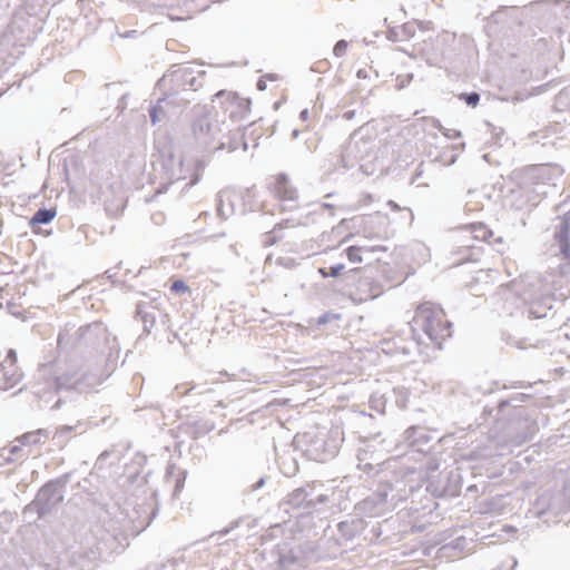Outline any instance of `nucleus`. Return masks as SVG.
<instances>
[{
  "mask_svg": "<svg viewBox=\"0 0 570 570\" xmlns=\"http://www.w3.org/2000/svg\"><path fill=\"white\" fill-rule=\"evenodd\" d=\"M3 361H10L13 364H17V352L14 350L10 348Z\"/></svg>",
  "mask_w": 570,
  "mask_h": 570,
  "instance_id": "69168bd1",
  "label": "nucleus"
},
{
  "mask_svg": "<svg viewBox=\"0 0 570 570\" xmlns=\"http://www.w3.org/2000/svg\"><path fill=\"white\" fill-rule=\"evenodd\" d=\"M348 47V42L344 39L338 40L333 48V53L335 57H343L346 53Z\"/></svg>",
  "mask_w": 570,
  "mask_h": 570,
  "instance_id": "3c124183",
  "label": "nucleus"
},
{
  "mask_svg": "<svg viewBox=\"0 0 570 570\" xmlns=\"http://www.w3.org/2000/svg\"><path fill=\"white\" fill-rule=\"evenodd\" d=\"M452 323L445 318L441 306L425 302L421 304L411 326L412 338L420 345H426L424 337L441 348L442 341L452 335Z\"/></svg>",
  "mask_w": 570,
  "mask_h": 570,
  "instance_id": "39448f33",
  "label": "nucleus"
},
{
  "mask_svg": "<svg viewBox=\"0 0 570 570\" xmlns=\"http://www.w3.org/2000/svg\"><path fill=\"white\" fill-rule=\"evenodd\" d=\"M553 107L557 111H570V86L556 96Z\"/></svg>",
  "mask_w": 570,
  "mask_h": 570,
  "instance_id": "f704fd0d",
  "label": "nucleus"
},
{
  "mask_svg": "<svg viewBox=\"0 0 570 570\" xmlns=\"http://www.w3.org/2000/svg\"><path fill=\"white\" fill-rule=\"evenodd\" d=\"M243 525H246L247 530H250L252 528L256 527V520L250 518V517H248V515L240 517V518L232 521L228 527H226L225 529H223L220 531V533L223 535H226V534L230 533L232 531H234V530H236V529H238V528H240Z\"/></svg>",
  "mask_w": 570,
  "mask_h": 570,
  "instance_id": "72a5a7b5",
  "label": "nucleus"
},
{
  "mask_svg": "<svg viewBox=\"0 0 570 570\" xmlns=\"http://www.w3.org/2000/svg\"><path fill=\"white\" fill-rule=\"evenodd\" d=\"M75 430V426L72 425H61L57 429V433L59 435L68 434Z\"/></svg>",
  "mask_w": 570,
  "mask_h": 570,
  "instance_id": "0e129e2a",
  "label": "nucleus"
},
{
  "mask_svg": "<svg viewBox=\"0 0 570 570\" xmlns=\"http://www.w3.org/2000/svg\"><path fill=\"white\" fill-rule=\"evenodd\" d=\"M279 229H282V224H276L272 232L265 234L264 240H263L265 247H269V246L276 244V242L278 239V236L276 235V233Z\"/></svg>",
  "mask_w": 570,
  "mask_h": 570,
  "instance_id": "a18cd8bd",
  "label": "nucleus"
},
{
  "mask_svg": "<svg viewBox=\"0 0 570 570\" xmlns=\"http://www.w3.org/2000/svg\"><path fill=\"white\" fill-rule=\"evenodd\" d=\"M493 390L491 387H483L479 384H469L463 386L462 393L471 400H479L481 395H487L492 393Z\"/></svg>",
  "mask_w": 570,
  "mask_h": 570,
  "instance_id": "c9c22d12",
  "label": "nucleus"
},
{
  "mask_svg": "<svg viewBox=\"0 0 570 570\" xmlns=\"http://www.w3.org/2000/svg\"><path fill=\"white\" fill-rule=\"evenodd\" d=\"M459 99L464 101L469 107L475 108L481 99V96L476 91L462 92L459 95Z\"/></svg>",
  "mask_w": 570,
  "mask_h": 570,
  "instance_id": "79ce46f5",
  "label": "nucleus"
},
{
  "mask_svg": "<svg viewBox=\"0 0 570 570\" xmlns=\"http://www.w3.org/2000/svg\"><path fill=\"white\" fill-rule=\"evenodd\" d=\"M146 461H147L146 455L138 453L135 456L134 463L139 465V466H142L146 463Z\"/></svg>",
  "mask_w": 570,
  "mask_h": 570,
  "instance_id": "338daca9",
  "label": "nucleus"
},
{
  "mask_svg": "<svg viewBox=\"0 0 570 570\" xmlns=\"http://www.w3.org/2000/svg\"><path fill=\"white\" fill-rule=\"evenodd\" d=\"M0 459H1V460L3 461V463H6V464H10V463H13V462L16 461V459H14V458H12L11 455H9V453H8L7 449H6V446H4V448H2V449L0 450Z\"/></svg>",
  "mask_w": 570,
  "mask_h": 570,
  "instance_id": "13d9d810",
  "label": "nucleus"
},
{
  "mask_svg": "<svg viewBox=\"0 0 570 570\" xmlns=\"http://www.w3.org/2000/svg\"><path fill=\"white\" fill-rule=\"evenodd\" d=\"M345 254L351 263H362L363 262L362 248H358V245L348 246L345 249Z\"/></svg>",
  "mask_w": 570,
  "mask_h": 570,
  "instance_id": "c03bdc74",
  "label": "nucleus"
},
{
  "mask_svg": "<svg viewBox=\"0 0 570 570\" xmlns=\"http://www.w3.org/2000/svg\"><path fill=\"white\" fill-rule=\"evenodd\" d=\"M443 135L449 139H458L462 136L461 131L458 129H448L445 128Z\"/></svg>",
  "mask_w": 570,
  "mask_h": 570,
  "instance_id": "4d7b16f0",
  "label": "nucleus"
},
{
  "mask_svg": "<svg viewBox=\"0 0 570 570\" xmlns=\"http://www.w3.org/2000/svg\"><path fill=\"white\" fill-rule=\"evenodd\" d=\"M165 106L168 107L167 100H160L159 96L157 102L148 110L151 125H156L160 120L161 116H165Z\"/></svg>",
  "mask_w": 570,
  "mask_h": 570,
  "instance_id": "4c0bfd02",
  "label": "nucleus"
},
{
  "mask_svg": "<svg viewBox=\"0 0 570 570\" xmlns=\"http://www.w3.org/2000/svg\"><path fill=\"white\" fill-rule=\"evenodd\" d=\"M185 387V384H180V385H176L175 387V391L181 395H187L189 394L191 391L196 390L199 387V385L197 384H193L190 385L188 389H184Z\"/></svg>",
  "mask_w": 570,
  "mask_h": 570,
  "instance_id": "603ef678",
  "label": "nucleus"
},
{
  "mask_svg": "<svg viewBox=\"0 0 570 570\" xmlns=\"http://www.w3.org/2000/svg\"><path fill=\"white\" fill-rule=\"evenodd\" d=\"M102 558L101 548L99 544L88 549L80 548L72 554V562L79 567L80 570H90L97 566V562Z\"/></svg>",
  "mask_w": 570,
  "mask_h": 570,
  "instance_id": "4be33fe9",
  "label": "nucleus"
},
{
  "mask_svg": "<svg viewBox=\"0 0 570 570\" xmlns=\"http://www.w3.org/2000/svg\"><path fill=\"white\" fill-rule=\"evenodd\" d=\"M256 88L259 90V91H264L266 90L267 88V83H266V79L265 77H261L257 82H256Z\"/></svg>",
  "mask_w": 570,
  "mask_h": 570,
  "instance_id": "774afa93",
  "label": "nucleus"
},
{
  "mask_svg": "<svg viewBox=\"0 0 570 570\" xmlns=\"http://www.w3.org/2000/svg\"><path fill=\"white\" fill-rule=\"evenodd\" d=\"M507 198L511 199L510 206L517 210H521L528 203V198L523 195V190L521 188L511 189L510 195Z\"/></svg>",
  "mask_w": 570,
  "mask_h": 570,
  "instance_id": "58836bf2",
  "label": "nucleus"
},
{
  "mask_svg": "<svg viewBox=\"0 0 570 570\" xmlns=\"http://www.w3.org/2000/svg\"><path fill=\"white\" fill-rule=\"evenodd\" d=\"M186 479H187V471L178 470L177 474L175 475V487H174V491H173L174 498H177L178 494L184 489Z\"/></svg>",
  "mask_w": 570,
  "mask_h": 570,
  "instance_id": "37998d69",
  "label": "nucleus"
},
{
  "mask_svg": "<svg viewBox=\"0 0 570 570\" xmlns=\"http://www.w3.org/2000/svg\"><path fill=\"white\" fill-rule=\"evenodd\" d=\"M492 419L495 433L505 442L513 445H521L533 438L538 432V423L529 412L507 415L497 420L495 415L484 416V420Z\"/></svg>",
  "mask_w": 570,
  "mask_h": 570,
  "instance_id": "1a4fd4ad",
  "label": "nucleus"
},
{
  "mask_svg": "<svg viewBox=\"0 0 570 570\" xmlns=\"http://www.w3.org/2000/svg\"><path fill=\"white\" fill-rule=\"evenodd\" d=\"M403 439L407 446L415 452L426 454L432 450V436L422 426H410L405 430Z\"/></svg>",
  "mask_w": 570,
  "mask_h": 570,
  "instance_id": "6ab92c4d",
  "label": "nucleus"
},
{
  "mask_svg": "<svg viewBox=\"0 0 570 570\" xmlns=\"http://www.w3.org/2000/svg\"><path fill=\"white\" fill-rule=\"evenodd\" d=\"M23 377V373L10 361H1L0 363V389L9 390L16 386Z\"/></svg>",
  "mask_w": 570,
  "mask_h": 570,
  "instance_id": "b1692460",
  "label": "nucleus"
},
{
  "mask_svg": "<svg viewBox=\"0 0 570 570\" xmlns=\"http://www.w3.org/2000/svg\"><path fill=\"white\" fill-rule=\"evenodd\" d=\"M554 243L551 245L553 257L559 261L557 272L561 276L570 274V224L562 219L553 233Z\"/></svg>",
  "mask_w": 570,
  "mask_h": 570,
  "instance_id": "2eb2a0df",
  "label": "nucleus"
},
{
  "mask_svg": "<svg viewBox=\"0 0 570 570\" xmlns=\"http://www.w3.org/2000/svg\"><path fill=\"white\" fill-rule=\"evenodd\" d=\"M47 435V430L38 429L36 431L23 433L18 436L14 442L20 443L22 446L37 445L41 442V438Z\"/></svg>",
  "mask_w": 570,
  "mask_h": 570,
  "instance_id": "473e14b6",
  "label": "nucleus"
},
{
  "mask_svg": "<svg viewBox=\"0 0 570 570\" xmlns=\"http://www.w3.org/2000/svg\"><path fill=\"white\" fill-rule=\"evenodd\" d=\"M345 269V265L343 263H337L334 265H331L330 267H320L318 274L323 278H330V277H337L342 275L343 271Z\"/></svg>",
  "mask_w": 570,
  "mask_h": 570,
  "instance_id": "ea45409f",
  "label": "nucleus"
},
{
  "mask_svg": "<svg viewBox=\"0 0 570 570\" xmlns=\"http://www.w3.org/2000/svg\"><path fill=\"white\" fill-rule=\"evenodd\" d=\"M105 347L109 348V357L112 356V351L114 350H116V352H119L118 343H117V337L110 338V344L109 345H105Z\"/></svg>",
  "mask_w": 570,
  "mask_h": 570,
  "instance_id": "e2e57ef3",
  "label": "nucleus"
},
{
  "mask_svg": "<svg viewBox=\"0 0 570 570\" xmlns=\"http://www.w3.org/2000/svg\"><path fill=\"white\" fill-rule=\"evenodd\" d=\"M494 23H517L524 24L523 7L518 6H500L498 10L493 11L489 18Z\"/></svg>",
  "mask_w": 570,
  "mask_h": 570,
  "instance_id": "412c9836",
  "label": "nucleus"
},
{
  "mask_svg": "<svg viewBox=\"0 0 570 570\" xmlns=\"http://www.w3.org/2000/svg\"><path fill=\"white\" fill-rule=\"evenodd\" d=\"M71 480V473L49 480L37 492L35 499L22 510V515L29 522H36L50 514L63 501L65 492Z\"/></svg>",
  "mask_w": 570,
  "mask_h": 570,
  "instance_id": "423d86ee",
  "label": "nucleus"
},
{
  "mask_svg": "<svg viewBox=\"0 0 570 570\" xmlns=\"http://www.w3.org/2000/svg\"><path fill=\"white\" fill-rule=\"evenodd\" d=\"M379 293L374 292L373 283L368 277H362L358 279V285L354 293H351V298L360 303L366 302L377 297Z\"/></svg>",
  "mask_w": 570,
  "mask_h": 570,
  "instance_id": "bb28decb",
  "label": "nucleus"
},
{
  "mask_svg": "<svg viewBox=\"0 0 570 570\" xmlns=\"http://www.w3.org/2000/svg\"><path fill=\"white\" fill-rule=\"evenodd\" d=\"M363 530V520L353 518L338 523V531L346 540H353Z\"/></svg>",
  "mask_w": 570,
  "mask_h": 570,
  "instance_id": "7c9ffc66",
  "label": "nucleus"
},
{
  "mask_svg": "<svg viewBox=\"0 0 570 570\" xmlns=\"http://www.w3.org/2000/svg\"><path fill=\"white\" fill-rule=\"evenodd\" d=\"M323 487L322 483L306 482L287 493L279 508L287 513L297 511L298 515L321 512L331 500Z\"/></svg>",
  "mask_w": 570,
  "mask_h": 570,
  "instance_id": "0eeeda50",
  "label": "nucleus"
},
{
  "mask_svg": "<svg viewBox=\"0 0 570 570\" xmlns=\"http://www.w3.org/2000/svg\"><path fill=\"white\" fill-rule=\"evenodd\" d=\"M239 147H242L244 151L247 150L248 148L245 135L242 132L239 128L233 130L227 127V134L225 135L224 138V147L222 148V151L227 150L228 153H233L237 150Z\"/></svg>",
  "mask_w": 570,
  "mask_h": 570,
  "instance_id": "a878e982",
  "label": "nucleus"
},
{
  "mask_svg": "<svg viewBox=\"0 0 570 570\" xmlns=\"http://www.w3.org/2000/svg\"><path fill=\"white\" fill-rule=\"evenodd\" d=\"M463 487V470L452 468L442 472L438 480L428 483L426 490L435 498H454L461 494Z\"/></svg>",
  "mask_w": 570,
  "mask_h": 570,
  "instance_id": "dca6fc26",
  "label": "nucleus"
},
{
  "mask_svg": "<svg viewBox=\"0 0 570 570\" xmlns=\"http://www.w3.org/2000/svg\"><path fill=\"white\" fill-rule=\"evenodd\" d=\"M384 24L387 26L386 38L393 42L410 40L415 36L417 27L415 22H406L403 23L399 30L395 27L389 26L387 18L384 19ZM419 26H421V23H419Z\"/></svg>",
  "mask_w": 570,
  "mask_h": 570,
  "instance_id": "393cba45",
  "label": "nucleus"
},
{
  "mask_svg": "<svg viewBox=\"0 0 570 570\" xmlns=\"http://www.w3.org/2000/svg\"><path fill=\"white\" fill-rule=\"evenodd\" d=\"M269 478L267 475H261L257 481H255L254 483L249 484L245 490H244V493L245 494H249V493H253V492H256L258 491L259 489H262L267 480Z\"/></svg>",
  "mask_w": 570,
  "mask_h": 570,
  "instance_id": "49530a36",
  "label": "nucleus"
},
{
  "mask_svg": "<svg viewBox=\"0 0 570 570\" xmlns=\"http://www.w3.org/2000/svg\"><path fill=\"white\" fill-rule=\"evenodd\" d=\"M206 71L184 63H174L157 81L160 100H167V106L184 108L194 101L195 92L205 82Z\"/></svg>",
  "mask_w": 570,
  "mask_h": 570,
  "instance_id": "7ed1b4c3",
  "label": "nucleus"
},
{
  "mask_svg": "<svg viewBox=\"0 0 570 570\" xmlns=\"http://www.w3.org/2000/svg\"><path fill=\"white\" fill-rule=\"evenodd\" d=\"M466 544V540L464 537H459L452 540L450 543L443 544L440 548V553L442 557H454L461 552H463Z\"/></svg>",
  "mask_w": 570,
  "mask_h": 570,
  "instance_id": "2f4dec72",
  "label": "nucleus"
},
{
  "mask_svg": "<svg viewBox=\"0 0 570 570\" xmlns=\"http://www.w3.org/2000/svg\"><path fill=\"white\" fill-rule=\"evenodd\" d=\"M570 511V485L562 490H546L538 495L530 512L544 522Z\"/></svg>",
  "mask_w": 570,
  "mask_h": 570,
  "instance_id": "9b49d317",
  "label": "nucleus"
},
{
  "mask_svg": "<svg viewBox=\"0 0 570 570\" xmlns=\"http://www.w3.org/2000/svg\"><path fill=\"white\" fill-rule=\"evenodd\" d=\"M6 449L9 453V455L14 458L16 460L27 456V454H22V445L20 443L10 444V445L6 446Z\"/></svg>",
  "mask_w": 570,
  "mask_h": 570,
  "instance_id": "8fccbe9b",
  "label": "nucleus"
},
{
  "mask_svg": "<svg viewBox=\"0 0 570 570\" xmlns=\"http://www.w3.org/2000/svg\"><path fill=\"white\" fill-rule=\"evenodd\" d=\"M128 94L125 92V94H121L119 100H118V105L116 107L117 110H119V114H121L126 108H127V98H128Z\"/></svg>",
  "mask_w": 570,
  "mask_h": 570,
  "instance_id": "5fc2aeb1",
  "label": "nucleus"
},
{
  "mask_svg": "<svg viewBox=\"0 0 570 570\" xmlns=\"http://www.w3.org/2000/svg\"><path fill=\"white\" fill-rule=\"evenodd\" d=\"M57 215L56 208H39L29 219V225L33 228L35 233H40V229H37L39 225H47L53 220Z\"/></svg>",
  "mask_w": 570,
  "mask_h": 570,
  "instance_id": "c756f323",
  "label": "nucleus"
},
{
  "mask_svg": "<svg viewBox=\"0 0 570 570\" xmlns=\"http://www.w3.org/2000/svg\"><path fill=\"white\" fill-rule=\"evenodd\" d=\"M416 469L399 460L387 462V468L377 475L376 488L355 505L358 514L380 517L396 509L413 492V475Z\"/></svg>",
  "mask_w": 570,
  "mask_h": 570,
  "instance_id": "f257e3e1",
  "label": "nucleus"
},
{
  "mask_svg": "<svg viewBox=\"0 0 570 570\" xmlns=\"http://www.w3.org/2000/svg\"><path fill=\"white\" fill-rule=\"evenodd\" d=\"M330 66V63L327 61H320L317 63H314L312 67H311V70L314 71V72H323L324 71V68H327Z\"/></svg>",
  "mask_w": 570,
  "mask_h": 570,
  "instance_id": "052dcab7",
  "label": "nucleus"
},
{
  "mask_svg": "<svg viewBox=\"0 0 570 570\" xmlns=\"http://www.w3.org/2000/svg\"><path fill=\"white\" fill-rule=\"evenodd\" d=\"M72 345L76 350L91 348L105 352V345L110 344V335L106 325L96 321L80 326L72 335Z\"/></svg>",
  "mask_w": 570,
  "mask_h": 570,
  "instance_id": "f8f14e48",
  "label": "nucleus"
},
{
  "mask_svg": "<svg viewBox=\"0 0 570 570\" xmlns=\"http://www.w3.org/2000/svg\"><path fill=\"white\" fill-rule=\"evenodd\" d=\"M340 318H341V315L337 314V313L325 312V313H323L322 315H320L317 317L316 324L318 326H322V325H325V324L330 323L331 321L340 320Z\"/></svg>",
  "mask_w": 570,
  "mask_h": 570,
  "instance_id": "de8ad7c7",
  "label": "nucleus"
},
{
  "mask_svg": "<svg viewBox=\"0 0 570 570\" xmlns=\"http://www.w3.org/2000/svg\"><path fill=\"white\" fill-rule=\"evenodd\" d=\"M298 444L304 443V453L309 460L326 462L338 452V445L334 439H327L324 434L304 433L296 440Z\"/></svg>",
  "mask_w": 570,
  "mask_h": 570,
  "instance_id": "4468645a",
  "label": "nucleus"
},
{
  "mask_svg": "<svg viewBox=\"0 0 570 570\" xmlns=\"http://www.w3.org/2000/svg\"><path fill=\"white\" fill-rule=\"evenodd\" d=\"M305 567V557L301 547L282 549L274 570H299Z\"/></svg>",
  "mask_w": 570,
  "mask_h": 570,
  "instance_id": "aec40b11",
  "label": "nucleus"
},
{
  "mask_svg": "<svg viewBox=\"0 0 570 570\" xmlns=\"http://www.w3.org/2000/svg\"><path fill=\"white\" fill-rule=\"evenodd\" d=\"M277 264L282 265L286 268H293L296 265L295 259L289 258V257H279L277 259Z\"/></svg>",
  "mask_w": 570,
  "mask_h": 570,
  "instance_id": "864d4df0",
  "label": "nucleus"
},
{
  "mask_svg": "<svg viewBox=\"0 0 570 570\" xmlns=\"http://www.w3.org/2000/svg\"><path fill=\"white\" fill-rule=\"evenodd\" d=\"M136 317L142 323V335H148L156 324V312L146 304L139 303L136 308Z\"/></svg>",
  "mask_w": 570,
  "mask_h": 570,
  "instance_id": "cd10ccee",
  "label": "nucleus"
},
{
  "mask_svg": "<svg viewBox=\"0 0 570 570\" xmlns=\"http://www.w3.org/2000/svg\"><path fill=\"white\" fill-rule=\"evenodd\" d=\"M361 128L354 130L347 144L341 151V165L344 169H352L355 166L366 171L367 164L376 158L375 141L371 137L360 136Z\"/></svg>",
  "mask_w": 570,
  "mask_h": 570,
  "instance_id": "9d476101",
  "label": "nucleus"
},
{
  "mask_svg": "<svg viewBox=\"0 0 570 570\" xmlns=\"http://www.w3.org/2000/svg\"><path fill=\"white\" fill-rule=\"evenodd\" d=\"M277 195L283 210H293L297 207V190L288 185V178L281 174L277 178Z\"/></svg>",
  "mask_w": 570,
  "mask_h": 570,
  "instance_id": "5701e85b",
  "label": "nucleus"
},
{
  "mask_svg": "<svg viewBox=\"0 0 570 570\" xmlns=\"http://www.w3.org/2000/svg\"><path fill=\"white\" fill-rule=\"evenodd\" d=\"M358 248H362L363 253H375V252H385L386 248L384 246H362L358 245Z\"/></svg>",
  "mask_w": 570,
  "mask_h": 570,
  "instance_id": "6e6d98bb",
  "label": "nucleus"
},
{
  "mask_svg": "<svg viewBox=\"0 0 570 570\" xmlns=\"http://www.w3.org/2000/svg\"><path fill=\"white\" fill-rule=\"evenodd\" d=\"M523 14L524 24H533L540 29L556 18L553 4L548 1H534L523 6Z\"/></svg>",
  "mask_w": 570,
  "mask_h": 570,
  "instance_id": "a211bd4d",
  "label": "nucleus"
},
{
  "mask_svg": "<svg viewBox=\"0 0 570 570\" xmlns=\"http://www.w3.org/2000/svg\"><path fill=\"white\" fill-rule=\"evenodd\" d=\"M206 163L203 159L186 160L183 157H176L171 151L167 156H163L161 160V179L159 191H166L168 187L178 180H190L185 185L183 190L197 185L202 179L200 171L205 168Z\"/></svg>",
  "mask_w": 570,
  "mask_h": 570,
  "instance_id": "6e6552de",
  "label": "nucleus"
},
{
  "mask_svg": "<svg viewBox=\"0 0 570 570\" xmlns=\"http://www.w3.org/2000/svg\"><path fill=\"white\" fill-rule=\"evenodd\" d=\"M507 344L514 346L517 348H525V345L521 340H517L515 337L509 336L507 338Z\"/></svg>",
  "mask_w": 570,
  "mask_h": 570,
  "instance_id": "680f3d73",
  "label": "nucleus"
},
{
  "mask_svg": "<svg viewBox=\"0 0 570 570\" xmlns=\"http://www.w3.org/2000/svg\"><path fill=\"white\" fill-rule=\"evenodd\" d=\"M170 291L175 294H185V293H189V287L187 286V284L181 281V279H177V281H174L171 286H170Z\"/></svg>",
  "mask_w": 570,
  "mask_h": 570,
  "instance_id": "09e8293b",
  "label": "nucleus"
},
{
  "mask_svg": "<svg viewBox=\"0 0 570 570\" xmlns=\"http://www.w3.org/2000/svg\"><path fill=\"white\" fill-rule=\"evenodd\" d=\"M524 304L523 314L529 318L540 320L548 316L553 307V296L548 288L541 285L530 286L520 294Z\"/></svg>",
  "mask_w": 570,
  "mask_h": 570,
  "instance_id": "ddd939ff",
  "label": "nucleus"
},
{
  "mask_svg": "<svg viewBox=\"0 0 570 570\" xmlns=\"http://www.w3.org/2000/svg\"><path fill=\"white\" fill-rule=\"evenodd\" d=\"M52 364H42L37 374V382L32 389L33 394L42 397L47 392L61 393L77 392L88 393L100 385L108 375H105L100 365L70 361L66 368L59 373H52Z\"/></svg>",
  "mask_w": 570,
  "mask_h": 570,
  "instance_id": "f03ea898",
  "label": "nucleus"
},
{
  "mask_svg": "<svg viewBox=\"0 0 570 570\" xmlns=\"http://www.w3.org/2000/svg\"><path fill=\"white\" fill-rule=\"evenodd\" d=\"M530 400L531 395L525 393H515L508 397H501L497 401V404L494 406H490L488 404L484 405L482 416L484 417L495 415L497 420H502L507 415L515 414V412H529L525 407L521 405V403H524Z\"/></svg>",
  "mask_w": 570,
  "mask_h": 570,
  "instance_id": "f3484780",
  "label": "nucleus"
},
{
  "mask_svg": "<svg viewBox=\"0 0 570 570\" xmlns=\"http://www.w3.org/2000/svg\"><path fill=\"white\" fill-rule=\"evenodd\" d=\"M46 0H0V19L7 14L8 9L12 2H18V6L23 8L29 16L36 14V8L41 6Z\"/></svg>",
  "mask_w": 570,
  "mask_h": 570,
  "instance_id": "c85d7f7f",
  "label": "nucleus"
},
{
  "mask_svg": "<svg viewBox=\"0 0 570 570\" xmlns=\"http://www.w3.org/2000/svg\"><path fill=\"white\" fill-rule=\"evenodd\" d=\"M279 470L284 475L288 478L294 476L298 472V463L295 458H283L279 462Z\"/></svg>",
  "mask_w": 570,
  "mask_h": 570,
  "instance_id": "e433bc0d",
  "label": "nucleus"
},
{
  "mask_svg": "<svg viewBox=\"0 0 570 570\" xmlns=\"http://www.w3.org/2000/svg\"><path fill=\"white\" fill-rule=\"evenodd\" d=\"M190 129L197 150L208 155L222 151L227 124L218 118L214 106H195Z\"/></svg>",
  "mask_w": 570,
  "mask_h": 570,
  "instance_id": "20e7f679",
  "label": "nucleus"
},
{
  "mask_svg": "<svg viewBox=\"0 0 570 570\" xmlns=\"http://www.w3.org/2000/svg\"><path fill=\"white\" fill-rule=\"evenodd\" d=\"M490 243H493V244L498 245L497 250H498L499 253H503V252H504V246H503V245H504V242H503V237H501V236H495V235H494V236L491 238V242H490Z\"/></svg>",
  "mask_w": 570,
  "mask_h": 570,
  "instance_id": "bf43d9fd",
  "label": "nucleus"
},
{
  "mask_svg": "<svg viewBox=\"0 0 570 570\" xmlns=\"http://www.w3.org/2000/svg\"><path fill=\"white\" fill-rule=\"evenodd\" d=\"M473 233L474 238L489 243L491 242V238L494 236V233L483 224H480L479 226L474 227Z\"/></svg>",
  "mask_w": 570,
  "mask_h": 570,
  "instance_id": "a19ab883",
  "label": "nucleus"
}]
</instances>
